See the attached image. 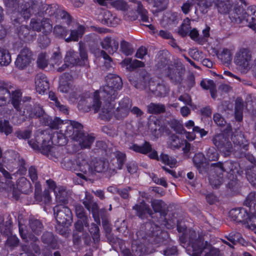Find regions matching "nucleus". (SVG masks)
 I'll use <instances>...</instances> for the list:
<instances>
[{"label": "nucleus", "instance_id": "53", "mask_svg": "<svg viewBox=\"0 0 256 256\" xmlns=\"http://www.w3.org/2000/svg\"><path fill=\"white\" fill-rule=\"evenodd\" d=\"M20 243V240L15 235H10L8 236L6 242V246L10 250H14L17 247Z\"/></svg>", "mask_w": 256, "mask_h": 256}, {"label": "nucleus", "instance_id": "37", "mask_svg": "<svg viewBox=\"0 0 256 256\" xmlns=\"http://www.w3.org/2000/svg\"><path fill=\"white\" fill-rule=\"evenodd\" d=\"M152 92L157 96H164L168 92V88L164 84H156L154 82L152 86H150V90Z\"/></svg>", "mask_w": 256, "mask_h": 256}, {"label": "nucleus", "instance_id": "7", "mask_svg": "<svg viewBox=\"0 0 256 256\" xmlns=\"http://www.w3.org/2000/svg\"><path fill=\"white\" fill-rule=\"evenodd\" d=\"M185 72L184 66L180 61L176 60L173 64L168 66L166 74L172 83L180 84L183 80Z\"/></svg>", "mask_w": 256, "mask_h": 256}, {"label": "nucleus", "instance_id": "50", "mask_svg": "<svg viewBox=\"0 0 256 256\" xmlns=\"http://www.w3.org/2000/svg\"><path fill=\"white\" fill-rule=\"evenodd\" d=\"M218 0H200L198 2V5L202 13H206L208 10L214 4L216 6Z\"/></svg>", "mask_w": 256, "mask_h": 256}, {"label": "nucleus", "instance_id": "23", "mask_svg": "<svg viewBox=\"0 0 256 256\" xmlns=\"http://www.w3.org/2000/svg\"><path fill=\"white\" fill-rule=\"evenodd\" d=\"M18 35L20 39L28 42L32 41L36 36V32L26 25H22L18 28Z\"/></svg>", "mask_w": 256, "mask_h": 256}, {"label": "nucleus", "instance_id": "41", "mask_svg": "<svg viewBox=\"0 0 256 256\" xmlns=\"http://www.w3.org/2000/svg\"><path fill=\"white\" fill-rule=\"evenodd\" d=\"M54 194L58 202L64 204L68 203V195L64 187L59 186L56 190H54Z\"/></svg>", "mask_w": 256, "mask_h": 256}, {"label": "nucleus", "instance_id": "63", "mask_svg": "<svg viewBox=\"0 0 256 256\" xmlns=\"http://www.w3.org/2000/svg\"><path fill=\"white\" fill-rule=\"evenodd\" d=\"M215 148L212 147L208 149L206 152L208 159L210 161H216L218 159L219 154Z\"/></svg>", "mask_w": 256, "mask_h": 256}, {"label": "nucleus", "instance_id": "22", "mask_svg": "<svg viewBox=\"0 0 256 256\" xmlns=\"http://www.w3.org/2000/svg\"><path fill=\"white\" fill-rule=\"evenodd\" d=\"M94 174L97 172H108L110 175L116 173L115 168H112L108 162L101 160H96L94 162Z\"/></svg>", "mask_w": 256, "mask_h": 256}, {"label": "nucleus", "instance_id": "61", "mask_svg": "<svg viewBox=\"0 0 256 256\" xmlns=\"http://www.w3.org/2000/svg\"><path fill=\"white\" fill-rule=\"evenodd\" d=\"M88 210H91L92 216L94 221L98 224H100V220L98 218V216L97 214V212L98 210V206L97 203L95 202H92L90 206V207L86 208Z\"/></svg>", "mask_w": 256, "mask_h": 256}, {"label": "nucleus", "instance_id": "56", "mask_svg": "<svg viewBox=\"0 0 256 256\" xmlns=\"http://www.w3.org/2000/svg\"><path fill=\"white\" fill-rule=\"evenodd\" d=\"M19 12L24 19L30 18L33 14L30 10L29 4L26 2L21 5L19 9Z\"/></svg>", "mask_w": 256, "mask_h": 256}, {"label": "nucleus", "instance_id": "54", "mask_svg": "<svg viewBox=\"0 0 256 256\" xmlns=\"http://www.w3.org/2000/svg\"><path fill=\"white\" fill-rule=\"evenodd\" d=\"M12 126L8 120H0V132L4 133L6 136H8L12 132Z\"/></svg>", "mask_w": 256, "mask_h": 256}, {"label": "nucleus", "instance_id": "36", "mask_svg": "<svg viewBox=\"0 0 256 256\" xmlns=\"http://www.w3.org/2000/svg\"><path fill=\"white\" fill-rule=\"evenodd\" d=\"M128 148L142 154H146L152 150L151 144L146 141L144 142L142 146H138L134 144L130 145Z\"/></svg>", "mask_w": 256, "mask_h": 256}, {"label": "nucleus", "instance_id": "5", "mask_svg": "<svg viewBox=\"0 0 256 256\" xmlns=\"http://www.w3.org/2000/svg\"><path fill=\"white\" fill-rule=\"evenodd\" d=\"M246 8L245 4H236L230 18L232 22L244 23L253 29L252 26L256 24V8H248L246 10Z\"/></svg>", "mask_w": 256, "mask_h": 256}, {"label": "nucleus", "instance_id": "3", "mask_svg": "<svg viewBox=\"0 0 256 256\" xmlns=\"http://www.w3.org/2000/svg\"><path fill=\"white\" fill-rule=\"evenodd\" d=\"M28 143L33 149L40 151L44 155H48L51 152L52 143L64 146L67 143V139L63 132H56L50 136L46 132L41 131L36 134L34 140H29Z\"/></svg>", "mask_w": 256, "mask_h": 256}, {"label": "nucleus", "instance_id": "47", "mask_svg": "<svg viewBox=\"0 0 256 256\" xmlns=\"http://www.w3.org/2000/svg\"><path fill=\"white\" fill-rule=\"evenodd\" d=\"M223 176L220 171L218 174H214L209 178L210 183L214 188H218L223 182Z\"/></svg>", "mask_w": 256, "mask_h": 256}, {"label": "nucleus", "instance_id": "15", "mask_svg": "<svg viewBox=\"0 0 256 256\" xmlns=\"http://www.w3.org/2000/svg\"><path fill=\"white\" fill-rule=\"evenodd\" d=\"M249 214L243 208H234L229 212L232 220L237 223H242L246 226Z\"/></svg>", "mask_w": 256, "mask_h": 256}, {"label": "nucleus", "instance_id": "27", "mask_svg": "<svg viewBox=\"0 0 256 256\" xmlns=\"http://www.w3.org/2000/svg\"><path fill=\"white\" fill-rule=\"evenodd\" d=\"M77 218L78 220L74 224V227L77 231L82 232L84 230V226L86 228L90 226L91 218L90 216L88 215V214L80 216Z\"/></svg>", "mask_w": 256, "mask_h": 256}, {"label": "nucleus", "instance_id": "2", "mask_svg": "<svg viewBox=\"0 0 256 256\" xmlns=\"http://www.w3.org/2000/svg\"><path fill=\"white\" fill-rule=\"evenodd\" d=\"M106 84L104 86L102 93L106 98V104L102 109L101 116L104 120H110L112 116L114 107L113 102L117 98L118 90L122 87V78L118 76L110 74L106 78Z\"/></svg>", "mask_w": 256, "mask_h": 256}, {"label": "nucleus", "instance_id": "13", "mask_svg": "<svg viewBox=\"0 0 256 256\" xmlns=\"http://www.w3.org/2000/svg\"><path fill=\"white\" fill-rule=\"evenodd\" d=\"M14 86L10 82H0V106H5L10 101V90Z\"/></svg>", "mask_w": 256, "mask_h": 256}, {"label": "nucleus", "instance_id": "32", "mask_svg": "<svg viewBox=\"0 0 256 256\" xmlns=\"http://www.w3.org/2000/svg\"><path fill=\"white\" fill-rule=\"evenodd\" d=\"M44 124L48 126L52 129H62L64 122L59 118L56 117L54 120L50 119L48 116H46L44 118V121L42 122Z\"/></svg>", "mask_w": 256, "mask_h": 256}, {"label": "nucleus", "instance_id": "9", "mask_svg": "<svg viewBox=\"0 0 256 256\" xmlns=\"http://www.w3.org/2000/svg\"><path fill=\"white\" fill-rule=\"evenodd\" d=\"M83 129V126L78 122L67 120L64 122L63 126H62L60 132H63L66 137H70L74 140L76 135L79 134Z\"/></svg>", "mask_w": 256, "mask_h": 256}, {"label": "nucleus", "instance_id": "6", "mask_svg": "<svg viewBox=\"0 0 256 256\" xmlns=\"http://www.w3.org/2000/svg\"><path fill=\"white\" fill-rule=\"evenodd\" d=\"M213 144L224 157H230L234 152V147L228 132L216 134L212 138Z\"/></svg>", "mask_w": 256, "mask_h": 256}, {"label": "nucleus", "instance_id": "11", "mask_svg": "<svg viewBox=\"0 0 256 256\" xmlns=\"http://www.w3.org/2000/svg\"><path fill=\"white\" fill-rule=\"evenodd\" d=\"M132 105V102L128 98H124L119 102V106L114 113L115 118L118 120H122L126 117L130 112Z\"/></svg>", "mask_w": 256, "mask_h": 256}, {"label": "nucleus", "instance_id": "25", "mask_svg": "<svg viewBox=\"0 0 256 256\" xmlns=\"http://www.w3.org/2000/svg\"><path fill=\"white\" fill-rule=\"evenodd\" d=\"M151 206L155 212H160L161 216L165 217L168 212L167 204L162 200H152Z\"/></svg>", "mask_w": 256, "mask_h": 256}, {"label": "nucleus", "instance_id": "59", "mask_svg": "<svg viewBox=\"0 0 256 256\" xmlns=\"http://www.w3.org/2000/svg\"><path fill=\"white\" fill-rule=\"evenodd\" d=\"M218 57L224 64H229L232 60L230 51L227 48H224L222 52L218 55Z\"/></svg>", "mask_w": 256, "mask_h": 256}, {"label": "nucleus", "instance_id": "8", "mask_svg": "<svg viewBox=\"0 0 256 256\" xmlns=\"http://www.w3.org/2000/svg\"><path fill=\"white\" fill-rule=\"evenodd\" d=\"M54 213L59 226L68 227L72 222V214L70 210L62 204L53 208Z\"/></svg>", "mask_w": 256, "mask_h": 256}, {"label": "nucleus", "instance_id": "20", "mask_svg": "<svg viewBox=\"0 0 256 256\" xmlns=\"http://www.w3.org/2000/svg\"><path fill=\"white\" fill-rule=\"evenodd\" d=\"M132 210H135L136 215L140 218H144L146 217V214H148L152 218H153L154 213L152 210L144 200L133 206Z\"/></svg>", "mask_w": 256, "mask_h": 256}, {"label": "nucleus", "instance_id": "31", "mask_svg": "<svg viewBox=\"0 0 256 256\" xmlns=\"http://www.w3.org/2000/svg\"><path fill=\"white\" fill-rule=\"evenodd\" d=\"M166 107L162 103L150 102L147 106L148 112L152 114H159L166 112Z\"/></svg>", "mask_w": 256, "mask_h": 256}, {"label": "nucleus", "instance_id": "42", "mask_svg": "<svg viewBox=\"0 0 256 256\" xmlns=\"http://www.w3.org/2000/svg\"><path fill=\"white\" fill-rule=\"evenodd\" d=\"M182 144V140L174 134L170 135L168 138V145L172 150L179 149Z\"/></svg>", "mask_w": 256, "mask_h": 256}, {"label": "nucleus", "instance_id": "44", "mask_svg": "<svg viewBox=\"0 0 256 256\" xmlns=\"http://www.w3.org/2000/svg\"><path fill=\"white\" fill-rule=\"evenodd\" d=\"M100 224H96L92 223L90 227L88 229V231L92 236V240L95 243H98L100 240V230L99 228Z\"/></svg>", "mask_w": 256, "mask_h": 256}, {"label": "nucleus", "instance_id": "62", "mask_svg": "<svg viewBox=\"0 0 256 256\" xmlns=\"http://www.w3.org/2000/svg\"><path fill=\"white\" fill-rule=\"evenodd\" d=\"M188 35L192 40L199 44H202L204 42V38H202V36L199 34L198 30L195 28L190 31Z\"/></svg>", "mask_w": 256, "mask_h": 256}, {"label": "nucleus", "instance_id": "12", "mask_svg": "<svg viewBox=\"0 0 256 256\" xmlns=\"http://www.w3.org/2000/svg\"><path fill=\"white\" fill-rule=\"evenodd\" d=\"M30 26L32 30L34 32L42 31V32L49 33L52 28V24L48 18H44L42 20H38L35 18H32L30 20Z\"/></svg>", "mask_w": 256, "mask_h": 256}, {"label": "nucleus", "instance_id": "26", "mask_svg": "<svg viewBox=\"0 0 256 256\" xmlns=\"http://www.w3.org/2000/svg\"><path fill=\"white\" fill-rule=\"evenodd\" d=\"M85 31L84 27L79 24H78L76 27L70 30V36L65 38V40L67 42L72 41L78 42L80 38H81L84 34Z\"/></svg>", "mask_w": 256, "mask_h": 256}, {"label": "nucleus", "instance_id": "40", "mask_svg": "<svg viewBox=\"0 0 256 256\" xmlns=\"http://www.w3.org/2000/svg\"><path fill=\"white\" fill-rule=\"evenodd\" d=\"M28 3L30 4V10L33 14L42 16V12L44 4L38 0H30Z\"/></svg>", "mask_w": 256, "mask_h": 256}, {"label": "nucleus", "instance_id": "43", "mask_svg": "<svg viewBox=\"0 0 256 256\" xmlns=\"http://www.w3.org/2000/svg\"><path fill=\"white\" fill-rule=\"evenodd\" d=\"M55 20L56 22L62 20L63 22L68 26L70 25L73 21V18L70 14L61 8L58 11L57 16Z\"/></svg>", "mask_w": 256, "mask_h": 256}, {"label": "nucleus", "instance_id": "58", "mask_svg": "<svg viewBox=\"0 0 256 256\" xmlns=\"http://www.w3.org/2000/svg\"><path fill=\"white\" fill-rule=\"evenodd\" d=\"M115 16H114L110 11H106L104 12L102 22L108 26H112L114 24V20Z\"/></svg>", "mask_w": 256, "mask_h": 256}, {"label": "nucleus", "instance_id": "49", "mask_svg": "<svg viewBox=\"0 0 256 256\" xmlns=\"http://www.w3.org/2000/svg\"><path fill=\"white\" fill-rule=\"evenodd\" d=\"M248 180L254 186H256V164L250 166L246 172Z\"/></svg>", "mask_w": 256, "mask_h": 256}, {"label": "nucleus", "instance_id": "46", "mask_svg": "<svg viewBox=\"0 0 256 256\" xmlns=\"http://www.w3.org/2000/svg\"><path fill=\"white\" fill-rule=\"evenodd\" d=\"M11 61V55L9 52L6 49L0 48V66H8Z\"/></svg>", "mask_w": 256, "mask_h": 256}, {"label": "nucleus", "instance_id": "28", "mask_svg": "<svg viewBox=\"0 0 256 256\" xmlns=\"http://www.w3.org/2000/svg\"><path fill=\"white\" fill-rule=\"evenodd\" d=\"M60 8L56 4H44L42 8V16H44L52 17L53 19H56L58 11Z\"/></svg>", "mask_w": 256, "mask_h": 256}, {"label": "nucleus", "instance_id": "34", "mask_svg": "<svg viewBox=\"0 0 256 256\" xmlns=\"http://www.w3.org/2000/svg\"><path fill=\"white\" fill-rule=\"evenodd\" d=\"M17 188L20 191L24 194H28L32 192L30 182L24 177H22L18 180Z\"/></svg>", "mask_w": 256, "mask_h": 256}, {"label": "nucleus", "instance_id": "10", "mask_svg": "<svg viewBox=\"0 0 256 256\" xmlns=\"http://www.w3.org/2000/svg\"><path fill=\"white\" fill-rule=\"evenodd\" d=\"M32 60V52L29 48L24 47L18 56L15 62L16 66L20 70L24 69L30 64Z\"/></svg>", "mask_w": 256, "mask_h": 256}, {"label": "nucleus", "instance_id": "45", "mask_svg": "<svg viewBox=\"0 0 256 256\" xmlns=\"http://www.w3.org/2000/svg\"><path fill=\"white\" fill-rule=\"evenodd\" d=\"M129 1L136 4V10L138 14L140 15L142 21L144 22H148V12L144 8L141 2L138 0H129Z\"/></svg>", "mask_w": 256, "mask_h": 256}, {"label": "nucleus", "instance_id": "30", "mask_svg": "<svg viewBox=\"0 0 256 256\" xmlns=\"http://www.w3.org/2000/svg\"><path fill=\"white\" fill-rule=\"evenodd\" d=\"M28 226L32 232L36 235H40L44 229L42 222L40 220L34 218H30Z\"/></svg>", "mask_w": 256, "mask_h": 256}, {"label": "nucleus", "instance_id": "19", "mask_svg": "<svg viewBox=\"0 0 256 256\" xmlns=\"http://www.w3.org/2000/svg\"><path fill=\"white\" fill-rule=\"evenodd\" d=\"M78 165L80 170L83 172V174L78 173L77 174L78 176L79 177L87 180L89 177L94 174L93 168L86 160H79L78 161Z\"/></svg>", "mask_w": 256, "mask_h": 256}, {"label": "nucleus", "instance_id": "55", "mask_svg": "<svg viewBox=\"0 0 256 256\" xmlns=\"http://www.w3.org/2000/svg\"><path fill=\"white\" fill-rule=\"evenodd\" d=\"M139 78L140 80L142 81V82L146 84L147 87H148L150 90V86L153 85L154 83V81H152L150 77L149 74L145 70H142L140 74Z\"/></svg>", "mask_w": 256, "mask_h": 256}, {"label": "nucleus", "instance_id": "57", "mask_svg": "<svg viewBox=\"0 0 256 256\" xmlns=\"http://www.w3.org/2000/svg\"><path fill=\"white\" fill-rule=\"evenodd\" d=\"M120 48L122 52L126 56L132 55L134 51L132 46L124 40L121 42Z\"/></svg>", "mask_w": 256, "mask_h": 256}, {"label": "nucleus", "instance_id": "39", "mask_svg": "<svg viewBox=\"0 0 256 256\" xmlns=\"http://www.w3.org/2000/svg\"><path fill=\"white\" fill-rule=\"evenodd\" d=\"M215 7L218 12L221 14L228 13L232 8V4L228 0H218L216 2Z\"/></svg>", "mask_w": 256, "mask_h": 256}, {"label": "nucleus", "instance_id": "4", "mask_svg": "<svg viewBox=\"0 0 256 256\" xmlns=\"http://www.w3.org/2000/svg\"><path fill=\"white\" fill-rule=\"evenodd\" d=\"M188 240V246L192 250V254L190 253V254L192 256H200V254L205 249L210 250L205 256H219V250L213 248L208 242L204 244L203 236L198 235L195 231H190Z\"/></svg>", "mask_w": 256, "mask_h": 256}, {"label": "nucleus", "instance_id": "35", "mask_svg": "<svg viewBox=\"0 0 256 256\" xmlns=\"http://www.w3.org/2000/svg\"><path fill=\"white\" fill-rule=\"evenodd\" d=\"M225 238L233 245H236L237 244H240L242 246L246 245V242L239 232H232L228 235L226 236Z\"/></svg>", "mask_w": 256, "mask_h": 256}, {"label": "nucleus", "instance_id": "48", "mask_svg": "<svg viewBox=\"0 0 256 256\" xmlns=\"http://www.w3.org/2000/svg\"><path fill=\"white\" fill-rule=\"evenodd\" d=\"M49 98L52 101H54V104L60 111L62 112L65 114H68V110L66 106L62 104L58 100V99L56 96L55 93L52 92H49Z\"/></svg>", "mask_w": 256, "mask_h": 256}, {"label": "nucleus", "instance_id": "16", "mask_svg": "<svg viewBox=\"0 0 256 256\" xmlns=\"http://www.w3.org/2000/svg\"><path fill=\"white\" fill-rule=\"evenodd\" d=\"M251 60V54L246 49L240 50L236 54L234 62L242 68H246L249 66V62Z\"/></svg>", "mask_w": 256, "mask_h": 256}, {"label": "nucleus", "instance_id": "60", "mask_svg": "<svg viewBox=\"0 0 256 256\" xmlns=\"http://www.w3.org/2000/svg\"><path fill=\"white\" fill-rule=\"evenodd\" d=\"M190 28V20L188 18L186 19L181 24L178 30V33L182 36H186L188 34Z\"/></svg>", "mask_w": 256, "mask_h": 256}, {"label": "nucleus", "instance_id": "64", "mask_svg": "<svg viewBox=\"0 0 256 256\" xmlns=\"http://www.w3.org/2000/svg\"><path fill=\"white\" fill-rule=\"evenodd\" d=\"M54 32L57 36L64 37L66 38V36L68 33V30L62 26L56 25L54 27Z\"/></svg>", "mask_w": 256, "mask_h": 256}, {"label": "nucleus", "instance_id": "38", "mask_svg": "<svg viewBox=\"0 0 256 256\" xmlns=\"http://www.w3.org/2000/svg\"><path fill=\"white\" fill-rule=\"evenodd\" d=\"M92 102V104L87 106V108L84 110L88 112L92 110L95 113L97 112L99 110L102 104V102L100 100L99 92H98L96 91L94 93V96Z\"/></svg>", "mask_w": 256, "mask_h": 256}, {"label": "nucleus", "instance_id": "17", "mask_svg": "<svg viewBox=\"0 0 256 256\" xmlns=\"http://www.w3.org/2000/svg\"><path fill=\"white\" fill-rule=\"evenodd\" d=\"M212 166H215L218 169L217 172H218V171L220 172H226L227 173L230 174L232 176H234L235 173L238 172V164L236 162L228 160L224 164L220 162L212 164Z\"/></svg>", "mask_w": 256, "mask_h": 256}, {"label": "nucleus", "instance_id": "51", "mask_svg": "<svg viewBox=\"0 0 256 256\" xmlns=\"http://www.w3.org/2000/svg\"><path fill=\"white\" fill-rule=\"evenodd\" d=\"M46 116H47L43 108L39 106H34L32 110L29 114V117L31 118H40V121H44V118Z\"/></svg>", "mask_w": 256, "mask_h": 256}, {"label": "nucleus", "instance_id": "24", "mask_svg": "<svg viewBox=\"0 0 256 256\" xmlns=\"http://www.w3.org/2000/svg\"><path fill=\"white\" fill-rule=\"evenodd\" d=\"M21 100L22 92L20 90H10V100L12 105L18 112H19L20 114L24 116V111L21 110Z\"/></svg>", "mask_w": 256, "mask_h": 256}, {"label": "nucleus", "instance_id": "18", "mask_svg": "<svg viewBox=\"0 0 256 256\" xmlns=\"http://www.w3.org/2000/svg\"><path fill=\"white\" fill-rule=\"evenodd\" d=\"M35 85L36 91L40 94H44L50 87L47 77L42 73L38 74L36 76Z\"/></svg>", "mask_w": 256, "mask_h": 256}, {"label": "nucleus", "instance_id": "29", "mask_svg": "<svg viewBox=\"0 0 256 256\" xmlns=\"http://www.w3.org/2000/svg\"><path fill=\"white\" fill-rule=\"evenodd\" d=\"M64 61L70 66H82V60H80L78 52L72 50H68L65 56Z\"/></svg>", "mask_w": 256, "mask_h": 256}, {"label": "nucleus", "instance_id": "1", "mask_svg": "<svg viewBox=\"0 0 256 256\" xmlns=\"http://www.w3.org/2000/svg\"><path fill=\"white\" fill-rule=\"evenodd\" d=\"M166 232H162L160 228L151 222L142 225L140 230L136 232L137 240H134L132 250L136 256H140L144 252L146 244H160L164 241L163 235Z\"/></svg>", "mask_w": 256, "mask_h": 256}, {"label": "nucleus", "instance_id": "52", "mask_svg": "<svg viewBox=\"0 0 256 256\" xmlns=\"http://www.w3.org/2000/svg\"><path fill=\"white\" fill-rule=\"evenodd\" d=\"M12 221L10 216H8L7 220L3 224H0V232L2 234L8 236L12 234Z\"/></svg>", "mask_w": 256, "mask_h": 256}, {"label": "nucleus", "instance_id": "14", "mask_svg": "<svg viewBox=\"0 0 256 256\" xmlns=\"http://www.w3.org/2000/svg\"><path fill=\"white\" fill-rule=\"evenodd\" d=\"M95 140V137L91 134L85 133L83 129L76 135L74 140L78 142L80 148L82 149L90 148L92 144Z\"/></svg>", "mask_w": 256, "mask_h": 256}, {"label": "nucleus", "instance_id": "33", "mask_svg": "<svg viewBox=\"0 0 256 256\" xmlns=\"http://www.w3.org/2000/svg\"><path fill=\"white\" fill-rule=\"evenodd\" d=\"M41 240L44 244H46L52 249L57 248L56 240L52 232H44L41 237Z\"/></svg>", "mask_w": 256, "mask_h": 256}, {"label": "nucleus", "instance_id": "21", "mask_svg": "<svg viewBox=\"0 0 256 256\" xmlns=\"http://www.w3.org/2000/svg\"><path fill=\"white\" fill-rule=\"evenodd\" d=\"M230 139L231 142H232L234 146H238L244 150H248V142L241 131L236 130L232 135L230 134Z\"/></svg>", "mask_w": 256, "mask_h": 256}]
</instances>
